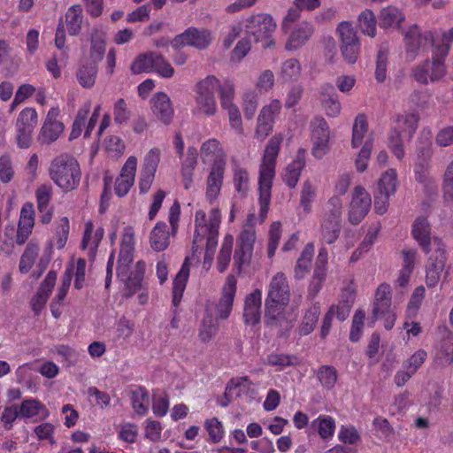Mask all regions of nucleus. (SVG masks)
<instances>
[{
	"label": "nucleus",
	"mask_w": 453,
	"mask_h": 453,
	"mask_svg": "<svg viewBox=\"0 0 453 453\" xmlns=\"http://www.w3.org/2000/svg\"><path fill=\"white\" fill-rule=\"evenodd\" d=\"M221 223V211L218 208L210 211L207 215L200 210L195 215V234L192 244V253L188 256L173 280V302L177 305L182 297L189 276V265L193 261H198L200 250L206 243L203 268L207 272L211 269L215 250L218 245L219 229Z\"/></svg>",
	"instance_id": "1"
},
{
	"label": "nucleus",
	"mask_w": 453,
	"mask_h": 453,
	"mask_svg": "<svg viewBox=\"0 0 453 453\" xmlns=\"http://www.w3.org/2000/svg\"><path fill=\"white\" fill-rule=\"evenodd\" d=\"M134 244V228L132 226L124 227L118 259L117 275L121 281L135 290L142 286L146 263L143 260H138L135 264H133Z\"/></svg>",
	"instance_id": "2"
},
{
	"label": "nucleus",
	"mask_w": 453,
	"mask_h": 453,
	"mask_svg": "<svg viewBox=\"0 0 453 453\" xmlns=\"http://www.w3.org/2000/svg\"><path fill=\"white\" fill-rule=\"evenodd\" d=\"M283 141V135L277 134L273 135L265 147L262 163L259 167V218L263 222L266 218L271 201V191L273 180L275 176L276 159Z\"/></svg>",
	"instance_id": "3"
},
{
	"label": "nucleus",
	"mask_w": 453,
	"mask_h": 453,
	"mask_svg": "<svg viewBox=\"0 0 453 453\" xmlns=\"http://www.w3.org/2000/svg\"><path fill=\"white\" fill-rule=\"evenodd\" d=\"M49 174L55 185L64 192L76 189L81 179L78 160L67 153L60 154L51 160Z\"/></svg>",
	"instance_id": "4"
},
{
	"label": "nucleus",
	"mask_w": 453,
	"mask_h": 453,
	"mask_svg": "<svg viewBox=\"0 0 453 453\" xmlns=\"http://www.w3.org/2000/svg\"><path fill=\"white\" fill-rule=\"evenodd\" d=\"M289 301V288L283 273H278L272 279L265 300V320L273 323L280 319Z\"/></svg>",
	"instance_id": "5"
},
{
	"label": "nucleus",
	"mask_w": 453,
	"mask_h": 453,
	"mask_svg": "<svg viewBox=\"0 0 453 453\" xmlns=\"http://www.w3.org/2000/svg\"><path fill=\"white\" fill-rule=\"evenodd\" d=\"M242 23L246 35L253 37L264 48L275 46L276 41L273 35L277 23L271 14L263 12L251 14L242 18Z\"/></svg>",
	"instance_id": "6"
},
{
	"label": "nucleus",
	"mask_w": 453,
	"mask_h": 453,
	"mask_svg": "<svg viewBox=\"0 0 453 453\" xmlns=\"http://www.w3.org/2000/svg\"><path fill=\"white\" fill-rule=\"evenodd\" d=\"M449 50V45L434 47L432 60L426 61L413 70L415 80L419 83L427 84L441 79L446 73L443 59L448 55Z\"/></svg>",
	"instance_id": "7"
},
{
	"label": "nucleus",
	"mask_w": 453,
	"mask_h": 453,
	"mask_svg": "<svg viewBox=\"0 0 453 453\" xmlns=\"http://www.w3.org/2000/svg\"><path fill=\"white\" fill-rule=\"evenodd\" d=\"M134 74L155 72L164 78H171L174 69L163 56L156 52H148L138 55L130 66Z\"/></svg>",
	"instance_id": "8"
},
{
	"label": "nucleus",
	"mask_w": 453,
	"mask_h": 453,
	"mask_svg": "<svg viewBox=\"0 0 453 453\" xmlns=\"http://www.w3.org/2000/svg\"><path fill=\"white\" fill-rule=\"evenodd\" d=\"M70 232V222L67 217H62L58 219L54 225L53 236L49 242L46 254L38 259L36 268L33 272V276L37 279L47 267L52 256L53 247L62 250L65 247Z\"/></svg>",
	"instance_id": "9"
},
{
	"label": "nucleus",
	"mask_w": 453,
	"mask_h": 453,
	"mask_svg": "<svg viewBox=\"0 0 453 453\" xmlns=\"http://www.w3.org/2000/svg\"><path fill=\"white\" fill-rule=\"evenodd\" d=\"M372 315L375 320H380L387 330L393 328L396 315L391 304V288L387 283L380 284L374 295Z\"/></svg>",
	"instance_id": "10"
},
{
	"label": "nucleus",
	"mask_w": 453,
	"mask_h": 453,
	"mask_svg": "<svg viewBox=\"0 0 453 453\" xmlns=\"http://www.w3.org/2000/svg\"><path fill=\"white\" fill-rule=\"evenodd\" d=\"M341 41V52L344 60L355 64L360 51V42L352 25L348 21L341 22L336 29Z\"/></svg>",
	"instance_id": "11"
},
{
	"label": "nucleus",
	"mask_w": 453,
	"mask_h": 453,
	"mask_svg": "<svg viewBox=\"0 0 453 453\" xmlns=\"http://www.w3.org/2000/svg\"><path fill=\"white\" fill-rule=\"evenodd\" d=\"M332 134L324 119H317L311 123V155L321 159L328 154L331 148Z\"/></svg>",
	"instance_id": "12"
},
{
	"label": "nucleus",
	"mask_w": 453,
	"mask_h": 453,
	"mask_svg": "<svg viewBox=\"0 0 453 453\" xmlns=\"http://www.w3.org/2000/svg\"><path fill=\"white\" fill-rule=\"evenodd\" d=\"M213 38V33L210 29L191 27L176 35L171 42V45L175 49L192 46L198 50H204L210 46Z\"/></svg>",
	"instance_id": "13"
},
{
	"label": "nucleus",
	"mask_w": 453,
	"mask_h": 453,
	"mask_svg": "<svg viewBox=\"0 0 453 453\" xmlns=\"http://www.w3.org/2000/svg\"><path fill=\"white\" fill-rule=\"evenodd\" d=\"M60 108L58 106L51 107L43 120L40 128L37 139L42 144H50L56 142L65 130V125L58 120Z\"/></svg>",
	"instance_id": "14"
},
{
	"label": "nucleus",
	"mask_w": 453,
	"mask_h": 453,
	"mask_svg": "<svg viewBox=\"0 0 453 453\" xmlns=\"http://www.w3.org/2000/svg\"><path fill=\"white\" fill-rule=\"evenodd\" d=\"M287 35L285 50L296 51L303 47L314 34V26L311 21L303 20L292 27L289 30H282Z\"/></svg>",
	"instance_id": "15"
},
{
	"label": "nucleus",
	"mask_w": 453,
	"mask_h": 453,
	"mask_svg": "<svg viewBox=\"0 0 453 453\" xmlns=\"http://www.w3.org/2000/svg\"><path fill=\"white\" fill-rule=\"evenodd\" d=\"M237 291V280L229 274L221 288V295L215 308L217 319H226L233 310L234 301Z\"/></svg>",
	"instance_id": "16"
},
{
	"label": "nucleus",
	"mask_w": 453,
	"mask_h": 453,
	"mask_svg": "<svg viewBox=\"0 0 453 453\" xmlns=\"http://www.w3.org/2000/svg\"><path fill=\"white\" fill-rule=\"evenodd\" d=\"M372 198L368 191L361 186L354 188L349 209V220L351 224H358L370 211Z\"/></svg>",
	"instance_id": "17"
},
{
	"label": "nucleus",
	"mask_w": 453,
	"mask_h": 453,
	"mask_svg": "<svg viewBox=\"0 0 453 453\" xmlns=\"http://www.w3.org/2000/svg\"><path fill=\"white\" fill-rule=\"evenodd\" d=\"M159 160L160 151L157 149H151L144 157L138 181L140 193L145 194L150 189Z\"/></svg>",
	"instance_id": "18"
},
{
	"label": "nucleus",
	"mask_w": 453,
	"mask_h": 453,
	"mask_svg": "<svg viewBox=\"0 0 453 453\" xmlns=\"http://www.w3.org/2000/svg\"><path fill=\"white\" fill-rule=\"evenodd\" d=\"M138 160L134 156H129L121 167L119 176L115 180V194L123 197L128 194L133 187L136 175Z\"/></svg>",
	"instance_id": "19"
},
{
	"label": "nucleus",
	"mask_w": 453,
	"mask_h": 453,
	"mask_svg": "<svg viewBox=\"0 0 453 453\" xmlns=\"http://www.w3.org/2000/svg\"><path fill=\"white\" fill-rule=\"evenodd\" d=\"M434 242L438 248L434 250V257H430L426 265V285L430 288L435 287L439 283L446 261L445 252L441 247V240L434 239Z\"/></svg>",
	"instance_id": "20"
},
{
	"label": "nucleus",
	"mask_w": 453,
	"mask_h": 453,
	"mask_svg": "<svg viewBox=\"0 0 453 453\" xmlns=\"http://www.w3.org/2000/svg\"><path fill=\"white\" fill-rule=\"evenodd\" d=\"M150 111L152 115L165 125L172 122L174 110L170 97L164 92L156 93L150 99Z\"/></svg>",
	"instance_id": "21"
},
{
	"label": "nucleus",
	"mask_w": 453,
	"mask_h": 453,
	"mask_svg": "<svg viewBox=\"0 0 453 453\" xmlns=\"http://www.w3.org/2000/svg\"><path fill=\"white\" fill-rule=\"evenodd\" d=\"M281 104L279 100H272L265 105L257 119L256 134L259 139H265L273 129L275 116L280 112Z\"/></svg>",
	"instance_id": "22"
},
{
	"label": "nucleus",
	"mask_w": 453,
	"mask_h": 453,
	"mask_svg": "<svg viewBox=\"0 0 453 453\" xmlns=\"http://www.w3.org/2000/svg\"><path fill=\"white\" fill-rule=\"evenodd\" d=\"M432 33L429 31L421 33L418 26H411L404 34L405 50L410 58H414L426 42L432 40Z\"/></svg>",
	"instance_id": "23"
},
{
	"label": "nucleus",
	"mask_w": 453,
	"mask_h": 453,
	"mask_svg": "<svg viewBox=\"0 0 453 453\" xmlns=\"http://www.w3.org/2000/svg\"><path fill=\"white\" fill-rule=\"evenodd\" d=\"M256 242V231L253 227H244L237 239L235 259L240 265L248 263L252 256Z\"/></svg>",
	"instance_id": "24"
},
{
	"label": "nucleus",
	"mask_w": 453,
	"mask_h": 453,
	"mask_svg": "<svg viewBox=\"0 0 453 453\" xmlns=\"http://www.w3.org/2000/svg\"><path fill=\"white\" fill-rule=\"evenodd\" d=\"M305 154V150H298L294 160L289 163L281 173L282 180L290 188H295L299 181L302 171L306 163Z\"/></svg>",
	"instance_id": "25"
},
{
	"label": "nucleus",
	"mask_w": 453,
	"mask_h": 453,
	"mask_svg": "<svg viewBox=\"0 0 453 453\" xmlns=\"http://www.w3.org/2000/svg\"><path fill=\"white\" fill-rule=\"evenodd\" d=\"M104 236V229L100 226H95L91 221L85 223L84 234L81 242V249L88 252L90 259H94L99 243Z\"/></svg>",
	"instance_id": "26"
},
{
	"label": "nucleus",
	"mask_w": 453,
	"mask_h": 453,
	"mask_svg": "<svg viewBox=\"0 0 453 453\" xmlns=\"http://www.w3.org/2000/svg\"><path fill=\"white\" fill-rule=\"evenodd\" d=\"M262 291L255 289L247 296L244 302L243 318L246 325L255 326L261 318Z\"/></svg>",
	"instance_id": "27"
},
{
	"label": "nucleus",
	"mask_w": 453,
	"mask_h": 453,
	"mask_svg": "<svg viewBox=\"0 0 453 453\" xmlns=\"http://www.w3.org/2000/svg\"><path fill=\"white\" fill-rule=\"evenodd\" d=\"M226 164H212L206 181V198L212 202L218 198L222 188Z\"/></svg>",
	"instance_id": "28"
},
{
	"label": "nucleus",
	"mask_w": 453,
	"mask_h": 453,
	"mask_svg": "<svg viewBox=\"0 0 453 453\" xmlns=\"http://www.w3.org/2000/svg\"><path fill=\"white\" fill-rule=\"evenodd\" d=\"M35 225V210L31 203H27L22 206L16 242L19 244H23L30 236Z\"/></svg>",
	"instance_id": "29"
},
{
	"label": "nucleus",
	"mask_w": 453,
	"mask_h": 453,
	"mask_svg": "<svg viewBox=\"0 0 453 453\" xmlns=\"http://www.w3.org/2000/svg\"><path fill=\"white\" fill-rule=\"evenodd\" d=\"M86 260L75 257H72L66 265L65 276L70 280L73 278L76 289H81L86 285Z\"/></svg>",
	"instance_id": "30"
},
{
	"label": "nucleus",
	"mask_w": 453,
	"mask_h": 453,
	"mask_svg": "<svg viewBox=\"0 0 453 453\" xmlns=\"http://www.w3.org/2000/svg\"><path fill=\"white\" fill-rule=\"evenodd\" d=\"M57 280V273H48L35 296L32 298V309L38 313L45 305Z\"/></svg>",
	"instance_id": "31"
},
{
	"label": "nucleus",
	"mask_w": 453,
	"mask_h": 453,
	"mask_svg": "<svg viewBox=\"0 0 453 453\" xmlns=\"http://www.w3.org/2000/svg\"><path fill=\"white\" fill-rule=\"evenodd\" d=\"M201 157L204 164H226V155L219 142L210 139L201 147Z\"/></svg>",
	"instance_id": "32"
},
{
	"label": "nucleus",
	"mask_w": 453,
	"mask_h": 453,
	"mask_svg": "<svg viewBox=\"0 0 453 453\" xmlns=\"http://www.w3.org/2000/svg\"><path fill=\"white\" fill-rule=\"evenodd\" d=\"M430 231V225L426 219L418 218L415 220L412 227L413 237L426 252H430L432 250L430 248L431 245L434 246V250L438 248L434 242V240L437 238L434 237L431 239Z\"/></svg>",
	"instance_id": "33"
},
{
	"label": "nucleus",
	"mask_w": 453,
	"mask_h": 453,
	"mask_svg": "<svg viewBox=\"0 0 453 453\" xmlns=\"http://www.w3.org/2000/svg\"><path fill=\"white\" fill-rule=\"evenodd\" d=\"M60 20L64 22V27L66 28L70 35H79L83 22L82 7L80 4H73L70 6L64 18Z\"/></svg>",
	"instance_id": "34"
},
{
	"label": "nucleus",
	"mask_w": 453,
	"mask_h": 453,
	"mask_svg": "<svg viewBox=\"0 0 453 453\" xmlns=\"http://www.w3.org/2000/svg\"><path fill=\"white\" fill-rule=\"evenodd\" d=\"M50 416L47 407L39 400L29 398L24 400L19 406V417L25 418H39L45 419Z\"/></svg>",
	"instance_id": "35"
},
{
	"label": "nucleus",
	"mask_w": 453,
	"mask_h": 453,
	"mask_svg": "<svg viewBox=\"0 0 453 453\" xmlns=\"http://www.w3.org/2000/svg\"><path fill=\"white\" fill-rule=\"evenodd\" d=\"M150 244L153 250L163 251L170 244V232L165 222H157L150 234Z\"/></svg>",
	"instance_id": "36"
},
{
	"label": "nucleus",
	"mask_w": 453,
	"mask_h": 453,
	"mask_svg": "<svg viewBox=\"0 0 453 453\" xmlns=\"http://www.w3.org/2000/svg\"><path fill=\"white\" fill-rule=\"evenodd\" d=\"M399 181L395 169H388L378 179L375 192L393 196L398 188Z\"/></svg>",
	"instance_id": "37"
},
{
	"label": "nucleus",
	"mask_w": 453,
	"mask_h": 453,
	"mask_svg": "<svg viewBox=\"0 0 453 453\" xmlns=\"http://www.w3.org/2000/svg\"><path fill=\"white\" fill-rule=\"evenodd\" d=\"M372 134H368V121L364 114L356 117L352 127L351 146L357 148L363 146L366 139Z\"/></svg>",
	"instance_id": "38"
},
{
	"label": "nucleus",
	"mask_w": 453,
	"mask_h": 453,
	"mask_svg": "<svg viewBox=\"0 0 453 453\" xmlns=\"http://www.w3.org/2000/svg\"><path fill=\"white\" fill-rule=\"evenodd\" d=\"M231 167L235 190L241 195H245L250 188V174L247 169L234 159L231 162Z\"/></svg>",
	"instance_id": "39"
},
{
	"label": "nucleus",
	"mask_w": 453,
	"mask_h": 453,
	"mask_svg": "<svg viewBox=\"0 0 453 453\" xmlns=\"http://www.w3.org/2000/svg\"><path fill=\"white\" fill-rule=\"evenodd\" d=\"M318 183L315 180H305L302 185L300 194V207L304 213H310L316 200Z\"/></svg>",
	"instance_id": "40"
},
{
	"label": "nucleus",
	"mask_w": 453,
	"mask_h": 453,
	"mask_svg": "<svg viewBox=\"0 0 453 453\" xmlns=\"http://www.w3.org/2000/svg\"><path fill=\"white\" fill-rule=\"evenodd\" d=\"M327 263V251L326 249L322 248L319 250L317 258V266L313 274V281L311 285V291L316 295L321 288L322 283L326 280V265Z\"/></svg>",
	"instance_id": "41"
},
{
	"label": "nucleus",
	"mask_w": 453,
	"mask_h": 453,
	"mask_svg": "<svg viewBox=\"0 0 453 453\" xmlns=\"http://www.w3.org/2000/svg\"><path fill=\"white\" fill-rule=\"evenodd\" d=\"M405 19L403 12L395 6L383 8L380 13V22L382 27H398Z\"/></svg>",
	"instance_id": "42"
},
{
	"label": "nucleus",
	"mask_w": 453,
	"mask_h": 453,
	"mask_svg": "<svg viewBox=\"0 0 453 453\" xmlns=\"http://www.w3.org/2000/svg\"><path fill=\"white\" fill-rule=\"evenodd\" d=\"M106 47V33L103 30L95 29L91 35V49L89 58L92 62H98L103 59Z\"/></svg>",
	"instance_id": "43"
},
{
	"label": "nucleus",
	"mask_w": 453,
	"mask_h": 453,
	"mask_svg": "<svg viewBox=\"0 0 453 453\" xmlns=\"http://www.w3.org/2000/svg\"><path fill=\"white\" fill-rule=\"evenodd\" d=\"M150 394L143 388H136L131 393V404L137 415L144 416L150 407Z\"/></svg>",
	"instance_id": "44"
},
{
	"label": "nucleus",
	"mask_w": 453,
	"mask_h": 453,
	"mask_svg": "<svg viewBox=\"0 0 453 453\" xmlns=\"http://www.w3.org/2000/svg\"><path fill=\"white\" fill-rule=\"evenodd\" d=\"M40 246L35 242H29L22 253L19 264V270L21 273H27L31 271L38 259Z\"/></svg>",
	"instance_id": "45"
},
{
	"label": "nucleus",
	"mask_w": 453,
	"mask_h": 453,
	"mask_svg": "<svg viewBox=\"0 0 453 453\" xmlns=\"http://www.w3.org/2000/svg\"><path fill=\"white\" fill-rule=\"evenodd\" d=\"M435 362L439 365H450L453 363V334L449 333L439 344L435 356Z\"/></svg>",
	"instance_id": "46"
},
{
	"label": "nucleus",
	"mask_w": 453,
	"mask_h": 453,
	"mask_svg": "<svg viewBox=\"0 0 453 453\" xmlns=\"http://www.w3.org/2000/svg\"><path fill=\"white\" fill-rule=\"evenodd\" d=\"M341 219L326 216L321 224V236L323 240L331 244L339 237L341 230Z\"/></svg>",
	"instance_id": "47"
},
{
	"label": "nucleus",
	"mask_w": 453,
	"mask_h": 453,
	"mask_svg": "<svg viewBox=\"0 0 453 453\" xmlns=\"http://www.w3.org/2000/svg\"><path fill=\"white\" fill-rule=\"evenodd\" d=\"M312 426L317 428L319 436L323 440H330L333 438L335 432V421L327 415H319L311 422Z\"/></svg>",
	"instance_id": "48"
},
{
	"label": "nucleus",
	"mask_w": 453,
	"mask_h": 453,
	"mask_svg": "<svg viewBox=\"0 0 453 453\" xmlns=\"http://www.w3.org/2000/svg\"><path fill=\"white\" fill-rule=\"evenodd\" d=\"M233 244L234 235L230 234H226L217 259V268L220 273L225 272L229 265L232 257Z\"/></svg>",
	"instance_id": "49"
},
{
	"label": "nucleus",
	"mask_w": 453,
	"mask_h": 453,
	"mask_svg": "<svg viewBox=\"0 0 453 453\" xmlns=\"http://www.w3.org/2000/svg\"><path fill=\"white\" fill-rule=\"evenodd\" d=\"M376 18L372 11L365 9L359 13L357 26L364 35L374 37L376 35Z\"/></svg>",
	"instance_id": "50"
},
{
	"label": "nucleus",
	"mask_w": 453,
	"mask_h": 453,
	"mask_svg": "<svg viewBox=\"0 0 453 453\" xmlns=\"http://www.w3.org/2000/svg\"><path fill=\"white\" fill-rule=\"evenodd\" d=\"M355 300V290L353 288L346 289L342 296V300L336 305L331 307L335 308L334 317L342 321L347 319Z\"/></svg>",
	"instance_id": "51"
},
{
	"label": "nucleus",
	"mask_w": 453,
	"mask_h": 453,
	"mask_svg": "<svg viewBox=\"0 0 453 453\" xmlns=\"http://www.w3.org/2000/svg\"><path fill=\"white\" fill-rule=\"evenodd\" d=\"M97 65L96 62L81 65L77 72V80L83 88H91L96 82Z\"/></svg>",
	"instance_id": "52"
},
{
	"label": "nucleus",
	"mask_w": 453,
	"mask_h": 453,
	"mask_svg": "<svg viewBox=\"0 0 453 453\" xmlns=\"http://www.w3.org/2000/svg\"><path fill=\"white\" fill-rule=\"evenodd\" d=\"M320 314L319 304H312L305 312L302 323L299 327L301 335H307L311 334L318 322Z\"/></svg>",
	"instance_id": "53"
},
{
	"label": "nucleus",
	"mask_w": 453,
	"mask_h": 453,
	"mask_svg": "<svg viewBox=\"0 0 453 453\" xmlns=\"http://www.w3.org/2000/svg\"><path fill=\"white\" fill-rule=\"evenodd\" d=\"M38 123V113L33 107L24 108L18 115L15 128L35 130Z\"/></svg>",
	"instance_id": "54"
},
{
	"label": "nucleus",
	"mask_w": 453,
	"mask_h": 453,
	"mask_svg": "<svg viewBox=\"0 0 453 453\" xmlns=\"http://www.w3.org/2000/svg\"><path fill=\"white\" fill-rule=\"evenodd\" d=\"M204 429L208 434L209 441L213 443L219 442L225 436L223 423L216 417L208 418L204 420Z\"/></svg>",
	"instance_id": "55"
},
{
	"label": "nucleus",
	"mask_w": 453,
	"mask_h": 453,
	"mask_svg": "<svg viewBox=\"0 0 453 453\" xmlns=\"http://www.w3.org/2000/svg\"><path fill=\"white\" fill-rule=\"evenodd\" d=\"M313 245H306L300 257L298 258L297 264L295 267V276L296 278L302 279L309 273L311 263L313 257Z\"/></svg>",
	"instance_id": "56"
},
{
	"label": "nucleus",
	"mask_w": 453,
	"mask_h": 453,
	"mask_svg": "<svg viewBox=\"0 0 453 453\" xmlns=\"http://www.w3.org/2000/svg\"><path fill=\"white\" fill-rule=\"evenodd\" d=\"M118 439L133 444L137 441L139 430L136 424L132 422H122L118 426Z\"/></svg>",
	"instance_id": "57"
},
{
	"label": "nucleus",
	"mask_w": 453,
	"mask_h": 453,
	"mask_svg": "<svg viewBox=\"0 0 453 453\" xmlns=\"http://www.w3.org/2000/svg\"><path fill=\"white\" fill-rule=\"evenodd\" d=\"M373 142L374 137L370 135L360 149L355 162L358 172H364L367 168L371 153L373 149Z\"/></svg>",
	"instance_id": "58"
},
{
	"label": "nucleus",
	"mask_w": 453,
	"mask_h": 453,
	"mask_svg": "<svg viewBox=\"0 0 453 453\" xmlns=\"http://www.w3.org/2000/svg\"><path fill=\"white\" fill-rule=\"evenodd\" d=\"M90 111V104H84L77 112V115L73 123L72 130L69 135V140H75L81 136L86 122V119Z\"/></svg>",
	"instance_id": "59"
},
{
	"label": "nucleus",
	"mask_w": 453,
	"mask_h": 453,
	"mask_svg": "<svg viewBox=\"0 0 453 453\" xmlns=\"http://www.w3.org/2000/svg\"><path fill=\"white\" fill-rule=\"evenodd\" d=\"M195 111L206 116H212L217 111V104L214 96H198L196 99Z\"/></svg>",
	"instance_id": "60"
},
{
	"label": "nucleus",
	"mask_w": 453,
	"mask_h": 453,
	"mask_svg": "<svg viewBox=\"0 0 453 453\" xmlns=\"http://www.w3.org/2000/svg\"><path fill=\"white\" fill-rule=\"evenodd\" d=\"M218 330L216 321L212 316L207 311L205 316L202 319L201 327L199 329V339L207 342L212 339Z\"/></svg>",
	"instance_id": "61"
},
{
	"label": "nucleus",
	"mask_w": 453,
	"mask_h": 453,
	"mask_svg": "<svg viewBox=\"0 0 453 453\" xmlns=\"http://www.w3.org/2000/svg\"><path fill=\"white\" fill-rule=\"evenodd\" d=\"M57 426L50 422H43L34 428V433L36 438L42 441H47L50 445H55L57 441L55 439Z\"/></svg>",
	"instance_id": "62"
},
{
	"label": "nucleus",
	"mask_w": 453,
	"mask_h": 453,
	"mask_svg": "<svg viewBox=\"0 0 453 453\" xmlns=\"http://www.w3.org/2000/svg\"><path fill=\"white\" fill-rule=\"evenodd\" d=\"M163 426L155 419L147 418L143 422V434L146 440L150 441L157 442L162 438Z\"/></svg>",
	"instance_id": "63"
},
{
	"label": "nucleus",
	"mask_w": 453,
	"mask_h": 453,
	"mask_svg": "<svg viewBox=\"0 0 453 453\" xmlns=\"http://www.w3.org/2000/svg\"><path fill=\"white\" fill-rule=\"evenodd\" d=\"M418 121V115L414 112L401 114L396 117L394 128L402 129L403 132L411 134L417 127Z\"/></svg>",
	"instance_id": "64"
}]
</instances>
